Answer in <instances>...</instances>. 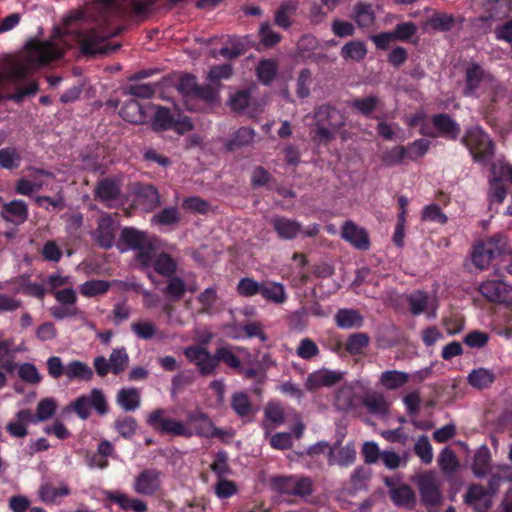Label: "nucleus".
Returning a JSON list of instances; mask_svg holds the SVG:
<instances>
[{
	"label": "nucleus",
	"instance_id": "60",
	"mask_svg": "<svg viewBox=\"0 0 512 512\" xmlns=\"http://www.w3.org/2000/svg\"><path fill=\"white\" fill-rule=\"evenodd\" d=\"M18 375L23 381L31 384H38L42 379L37 367L31 363L21 364L18 367Z\"/></svg>",
	"mask_w": 512,
	"mask_h": 512
},
{
	"label": "nucleus",
	"instance_id": "27",
	"mask_svg": "<svg viewBox=\"0 0 512 512\" xmlns=\"http://www.w3.org/2000/svg\"><path fill=\"white\" fill-rule=\"evenodd\" d=\"M94 372L92 368L80 360H73L66 364L65 376L68 381H91Z\"/></svg>",
	"mask_w": 512,
	"mask_h": 512
},
{
	"label": "nucleus",
	"instance_id": "35",
	"mask_svg": "<svg viewBox=\"0 0 512 512\" xmlns=\"http://www.w3.org/2000/svg\"><path fill=\"white\" fill-rule=\"evenodd\" d=\"M272 224L277 234L282 239H293L301 232V225L292 219L274 218Z\"/></svg>",
	"mask_w": 512,
	"mask_h": 512
},
{
	"label": "nucleus",
	"instance_id": "50",
	"mask_svg": "<svg viewBox=\"0 0 512 512\" xmlns=\"http://www.w3.org/2000/svg\"><path fill=\"white\" fill-rule=\"evenodd\" d=\"M255 137L253 129L248 127H242L236 131L231 140L228 143V149L233 150L239 147H243L252 143Z\"/></svg>",
	"mask_w": 512,
	"mask_h": 512
},
{
	"label": "nucleus",
	"instance_id": "3",
	"mask_svg": "<svg viewBox=\"0 0 512 512\" xmlns=\"http://www.w3.org/2000/svg\"><path fill=\"white\" fill-rule=\"evenodd\" d=\"M121 241L129 249L136 250V261L142 268H147L152 261L153 245L147 235L134 228H124L121 233Z\"/></svg>",
	"mask_w": 512,
	"mask_h": 512
},
{
	"label": "nucleus",
	"instance_id": "45",
	"mask_svg": "<svg viewBox=\"0 0 512 512\" xmlns=\"http://www.w3.org/2000/svg\"><path fill=\"white\" fill-rule=\"evenodd\" d=\"M354 20L359 27H369L375 21V14L370 4L358 3L354 7Z\"/></svg>",
	"mask_w": 512,
	"mask_h": 512
},
{
	"label": "nucleus",
	"instance_id": "7",
	"mask_svg": "<svg viewBox=\"0 0 512 512\" xmlns=\"http://www.w3.org/2000/svg\"><path fill=\"white\" fill-rule=\"evenodd\" d=\"M147 8V4L135 0H96V9L105 20L121 15L129 9L140 14L147 11Z\"/></svg>",
	"mask_w": 512,
	"mask_h": 512
},
{
	"label": "nucleus",
	"instance_id": "63",
	"mask_svg": "<svg viewBox=\"0 0 512 512\" xmlns=\"http://www.w3.org/2000/svg\"><path fill=\"white\" fill-rule=\"evenodd\" d=\"M369 338L364 333L352 334L346 342V349L351 354H359L368 345Z\"/></svg>",
	"mask_w": 512,
	"mask_h": 512
},
{
	"label": "nucleus",
	"instance_id": "36",
	"mask_svg": "<svg viewBox=\"0 0 512 512\" xmlns=\"http://www.w3.org/2000/svg\"><path fill=\"white\" fill-rule=\"evenodd\" d=\"M434 126L441 135L456 139L460 133L459 125L446 114H439L433 117Z\"/></svg>",
	"mask_w": 512,
	"mask_h": 512
},
{
	"label": "nucleus",
	"instance_id": "61",
	"mask_svg": "<svg viewBox=\"0 0 512 512\" xmlns=\"http://www.w3.org/2000/svg\"><path fill=\"white\" fill-rule=\"evenodd\" d=\"M90 407L94 408L100 415H105L108 412V405L103 392L98 388H93L87 395Z\"/></svg>",
	"mask_w": 512,
	"mask_h": 512
},
{
	"label": "nucleus",
	"instance_id": "15",
	"mask_svg": "<svg viewBox=\"0 0 512 512\" xmlns=\"http://www.w3.org/2000/svg\"><path fill=\"white\" fill-rule=\"evenodd\" d=\"M356 455L357 453L353 442H348L345 445L335 444L329 450V464L349 467L355 462Z\"/></svg>",
	"mask_w": 512,
	"mask_h": 512
},
{
	"label": "nucleus",
	"instance_id": "6",
	"mask_svg": "<svg viewBox=\"0 0 512 512\" xmlns=\"http://www.w3.org/2000/svg\"><path fill=\"white\" fill-rule=\"evenodd\" d=\"M489 302L502 304L512 309V286L501 279H487L478 288Z\"/></svg>",
	"mask_w": 512,
	"mask_h": 512
},
{
	"label": "nucleus",
	"instance_id": "58",
	"mask_svg": "<svg viewBox=\"0 0 512 512\" xmlns=\"http://www.w3.org/2000/svg\"><path fill=\"white\" fill-rule=\"evenodd\" d=\"M438 463L440 468L446 473H453L459 465L455 453L449 448H444L441 451Z\"/></svg>",
	"mask_w": 512,
	"mask_h": 512
},
{
	"label": "nucleus",
	"instance_id": "20",
	"mask_svg": "<svg viewBox=\"0 0 512 512\" xmlns=\"http://www.w3.org/2000/svg\"><path fill=\"white\" fill-rule=\"evenodd\" d=\"M410 311L413 315H419L427 312L430 316H435L436 306L429 296L423 291H415L408 296Z\"/></svg>",
	"mask_w": 512,
	"mask_h": 512
},
{
	"label": "nucleus",
	"instance_id": "33",
	"mask_svg": "<svg viewBox=\"0 0 512 512\" xmlns=\"http://www.w3.org/2000/svg\"><path fill=\"white\" fill-rule=\"evenodd\" d=\"M116 401L124 411H135L140 407V392L136 388H122L117 393Z\"/></svg>",
	"mask_w": 512,
	"mask_h": 512
},
{
	"label": "nucleus",
	"instance_id": "39",
	"mask_svg": "<svg viewBox=\"0 0 512 512\" xmlns=\"http://www.w3.org/2000/svg\"><path fill=\"white\" fill-rule=\"evenodd\" d=\"M491 455L487 446H481L474 455L472 470L477 477L484 476L490 469Z\"/></svg>",
	"mask_w": 512,
	"mask_h": 512
},
{
	"label": "nucleus",
	"instance_id": "24",
	"mask_svg": "<svg viewBox=\"0 0 512 512\" xmlns=\"http://www.w3.org/2000/svg\"><path fill=\"white\" fill-rule=\"evenodd\" d=\"M357 395L354 384H347L338 389L334 405L339 411H350L356 407Z\"/></svg>",
	"mask_w": 512,
	"mask_h": 512
},
{
	"label": "nucleus",
	"instance_id": "29",
	"mask_svg": "<svg viewBox=\"0 0 512 512\" xmlns=\"http://www.w3.org/2000/svg\"><path fill=\"white\" fill-rule=\"evenodd\" d=\"M177 88L181 94L187 97L203 98L205 100L212 99L211 94H206L196 82V78L192 75H185L180 78Z\"/></svg>",
	"mask_w": 512,
	"mask_h": 512
},
{
	"label": "nucleus",
	"instance_id": "16",
	"mask_svg": "<svg viewBox=\"0 0 512 512\" xmlns=\"http://www.w3.org/2000/svg\"><path fill=\"white\" fill-rule=\"evenodd\" d=\"M342 238L360 250L369 248L370 242L367 232L351 221L344 223L341 232Z\"/></svg>",
	"mask_w": 512,
	"mask_h": 512
},
{
	"label": "nucleus",
	"instance_id": "52",
	"mask_svg": "<svg viewBox=\"0 0 512 512\" xmlns=\"http://www.w3.org/2000/svg\"><path fill=\"white\" fill-rule=\"evenodd\" d=\"M231 406L235 413L240 417H245L252 413V405L249 397L243 392L235 393L232 396Z\"/></svg>",
	"mask_w": 512,
	"mask_h": 512
},
{
	"label": "nucleus",
	"instance_id": "13",
	"mask_svg": "<svg viewBox=\"0 0 512 512\" xmlns=\"http://www.w3.org/2000/svg\"><path fill=\"white\" fill-rule=\"evenodd\" d=\"M160 486V472L155 469H145L135 477L132 488L137 494L151 496L159 490Z\"/></svg>",
	"mask_w": 512,
	"mask_h": 512
},
{
	"label": "nucleus",
	"instance_id": "47",
	"mask_svg": "<svg viewBox=\"0 0 512 512\" xmlns=\"http://www.w3.org/2000/svg\"><path fill=\"white\" fill-rule=\"evenodd\" d=\"M110 286L106 280H90L80 286V292L85 297H96L105 294Z\"/></svg>",
	"mask_w": 512,
	"mask_h": 512
},
{
	"label": "nucleus",
	"instance_id": "9",
	"mask_svg": "<svg viewBox=\"0 0 512 512\" xmlns=\"http://www.w3.org/2000/svg\"><path fill=\"white\" fill-rule=\"evenodd\" d=\"M184 355L188 361L194 364L203 375L214 373L217 367V359L207 349L200 345H191L184 349Z\"/></svg>",
	"mask_w": 512,
	"mask_h": 512
},
{
	"label": "nucleus",
	"instance_id": "18",
	"mask_svg": "<svg viewBox=\"0 0 512 512\" xmlns=\"http://www.w3.org/2000/svg\"><path fill=\"white\" fill-rule=\"evenodd\" d=\"M484 487L480 485H472L469 487L464 501L466 504L473 507L476 511L485 510L491 507V496Z\"/></svg>",
	"mask_w": 512,
	"mask_h": 512
},
{
	"label": "nucleus",
	"instance_id": "28",
	"mask_svg": "<svg viewBox=\"0 0 512 512\" xmlns=\"http://www.w3.org/2000/svg\"><path fill=\"white\" fill-rule=\"evenodd\" d=\"M260 294L265 300L278 305L285 303L287 300L286 289L279 282H262Z\"/></svg>",
	"mask_w": 512,
	"mask_h": 512
},
{
	"label": "nucleus",
	"instance_id": "37",
	"mask_svg": "<svg viewBox=\"0 0 512 512\" xmlns=\"http://www.w3.org/2000/svg\"><path fill=\"white\" fill-rule=\"evenodd\" d=\"M119 193L120 188L118 183L111 179H103L98 183L96 188L97 197L108 205L111 201L118 198Z\"/></svg>",
	"mask_w": 512,
	"mask_h": 512
},
{
	"label": "nucleus",
	"instance_id": "4",
	"mask_svg": "<svg viewBox=\"0 0 512 512\" xmlns=\"http://www.w3.org/2000/svg\"><path fill=\"white\" fill-rule=\"evenodd\" d=\"M466 87L465 96L475 95L478 91H494L498 82L489 72L485 71L479 64L471 63L465 71Z\"/></svg>",
	"mask_w": 512,
	"mask_h": 512
},
{
	"label": "nucleus",
	"instance_id": "19",
	"mask_svg": "<svg viewBox=\"0 0 512 512\" xmlns=\"http://www.w3.org/2000/svg\"><path fill=\"white\" fill-rule=\"evenodd\" d=\"M314 117L315 121H319L337 131L345 125L344 115L338 109L329 105L319 107Z\"/></svg>",
	"mask_w": 512,
	"mask_h": 512
},
{
	"label": "nucleus",
	"instance_id": "8",
	"mask_svg": "<svg viewBox=\"0 0 512 512\" xmlns=\"http://www.w3.org/2000/svg\"><path fill=\"white\" fill-rule=\"evenodd\" d=\"M273 484L279 492L287 495L306 497L312 493V480L308 477H279Z\"/></svg>",
	"mask_w": 512,
	"mask_h": 512
},
{
	"label": "nucleus",
	"instance_id": "34",
	"mask_svg": "<svg viewBox=\"0 0 512 512\" xmlns=\"http://www.w3.org/2000/svg\"><path fill=\"white\" fill-rule=\"evenodd\" d=\"M507 196V189L502 181L496 178L489 179V187L487 199L489 202V209L498 212V207L503 203Z\"/></svg>",
	"mask_w": 512,
	"mask_h": 512
},
{
	"label": "nucleus",
	"instance_id": "53",
	"mask_svg": "<svg viewBox=\"0 0 512 512\" xmlns=\"http://www.w3.org/2000/svg\"><path fill=\"white\" fill-rule=\"evenodd\" d=\"M158 328L151 320L134 322L131 324V331L140 339L148 340L156 335Z\"/></svg>",
	"mask_w": 512,
	"mask_h": 512
},
{
	"label": "nucleus",
	"instance_id": "48",
	"mask_svg": "<svg viewBox=\"0 0 512 512\" xmlns=\"http://www.w3.org/2000/svg\"><path fill=\"white\" fill-rule=\"evenodd\" d=\"M174 118V115L169 109L158 107L152 121V127L155 131L171 129Z\"/></svg>",
	"mask_w": 512,
	"mask_h": 512
},
{
	"label": "nucleus",
	"instance_id": "49",
	"mask_svg": "<svg viewBox=\"0 0 512 512\" xmlns=\"http://www.w3.org/2000/svg\"><path fill=\"white\" fill-rule=\"evenodd\" d=\"M349 105L361 114L368 116L380 105V99L377 96L370 95L364 98H357L349 101Z\"/></svg>",
	"mask_w": 512,
	"mask_h": 512
},
{
	"label": "nucleus",
	"instance_id": "51",
	"mask_svg": "<svg viewBox=\"0 0 512 512\" xmlns=\"http://www.w3.org/2000/svg\"><path fill=\"white\" fill-rule=\"evenodd\" d=\"M414 452L424 464H430L433 460V448L427 436H420L415 445Z\"/></svg>",
	"mask_w": 512,
	"mask_h": 512
},
{
	"label": "nucleus",
	"instance_id": "21",
	"mask_svg": "<svg viewBox=\"0 0 512 512\" xmlns=\"http://www.w3.org/2000/svg\"><path fill=\"white\" fill-rule=\"evenodd\" d=\"M1 215L6 221L19 225L28 217V208L24 201L13 200L3 205Z\"/></svg>",
	"mask_w": 512,
	"mask_h": 512
},
{
	"label": "nucleus",
	"instance_id": "43",
	"mask_svg": "<svg viewBox=\"0 0 512 512\" xmlns=\"http://www.w3.org/2000/svg\"><path fill=\"white\" fill-rule=\"evenodd\" d=\"M367 54L366 46L361 41H350L341 49V56L345 60L361 61Z\"/></svg>",
	"mask_w": 512,
	"mask_h": 512
},
{
	"label": "nucleus",
	"instance_id": "42",
	"mask_svg": "<svg viewBox=\"0 0 512 512\" xmlns=\"http://www.w3.org/2000/svg\"><path fill=\"white\" fill-rule=\"evenodd\" d=\"M495 380L494 373L486 368L472 370L468 375L469 384L477 389H483L491 385Z\"/></svg>",
	"mask_w": 512,
	"mask_h": 512
},
{
	"label": "nucleus",
	"instance_id": "30",
	"mask_svg": "<svg viewBox=\"0 0 512 512\" xmlns=\"http://www.w3.org/2000/svg\"><path fill=\"white\" fill-rule=\"evenodd\" d=\"M409 381V374L399 370H387L379 376V384L388 389L396 390Z\"/></svg>",
	"mask_w": 512,
	"mask_h": 512
},
{
	"label": "nucleus",
	"instance_id": "31",
	"mask_svg": "<svg viewBox=\"0 0 512 512\" xmlns=\"http://www.w3.org/2000/svg\"><path fill=\"white\" fill-rule=\"evenodd\" d=\"M30 422H35L32 413L29 410L19 411L15 419L7 424V431L14 437H24Z\"/></svg>",
	"mask_w": 512,
	"mask_h": 512
},
{
	"label": "nucleus",
	"instance_id": "25",
	"mask_svg": "<svg viewBox=\"0 0 512 512\" xmlns=\"http://www.w3.org/2000/svg\"><path fill=\"white\" fill-rule=\"evenodd\" d=\"M266 422L263 423L265 429V436L268 437L270 430L284 424L285 413L283 407L276 402L267 404L264 410Z\"/></svg>",
	"mask_w": 512,
	"mask_h": 512
},
{
	"label": "nucleus",
	"instance_id": "23",
	"mask_svg": "<svg viewBox=\"0 0 512 512\" xmlns=\"http://www.w3.org/2000/svg\"><path fill=\"white\" fill-rule=\"evenodd\" d=\"M106 498L115 502L124 511L132 510L134 512H146L147 504L138 498H131L127 494L109 491Z\"/></svg>",
	"mask_w": 512,
	"mask_h": 512
},
{
	"label": "nucleus",
	"instance_id": "57",
	"mask_svg": "<svg viewBox=\"0 0 512 512\" xmlns=\"http://www.w3.org/2000/svg\"><path fill=\"white\" fill-rule=\"evenodd\" d=\"M262 282H257L256 280L244 277L240 279L237 284V292L244 297H252L257 294H260Z\"/></svg>",
	"mask_w": 512,
	"mask_h": 512
},
{
	"label": "nucleus",
	"instance_id": "41",
	"mask_svg": "<svg viewBox=\"0 0 512 512\" xmlns=\"http://www.w3.org/2000/svg\"><path fill=\"white\" fill-rule=\"evenodd\" d=\"M390 496L393 503L397 506L411 508L416 502L414 491L406 484L399 485L396 489H393Z\"/></svg>",
	"mask_w": 512,
	"mask_h": 512
},
{
	"label": "nucleus",
	"instance_id": "62",
	"mask_svg": "<svg viewBox=\"0 0 512 512\" xmlns=\"http://www.w3.org/2000/svg\"><path fill=\"white\" fill-rule=\"evenodd\" d=\"M408 151L404 146H395L390 150L386 151L382 159L387 165H396L402 163L404 160L408 159L407 155Z\"/></svg>",
	"mask_w": 512,
	"mask_h": 512
},
{
	"label": "nucleus",
	"instance_id": "54",
	"mask_svg": "<svg viewBox=\"0 0 512 512\" xmlns=\"http://www.w3.org/2000/svg\"><path fill=\"white\" fill-rule=\"evenodd\" d=\"M277 73V63L275 60H262L257 67L259 80L264 84H269Z\"/></svg>",
	"mask_w": 512,
	"mask_h": 512
},
{
	"label": "nucleus",
	"instance_id": "56",
	"mask_svg": "<svg viewBox=\"0 0 512 512\" xmlns=\"http://www.w3.org/2000/svg\"><path fill=\"white\" fill-rule=\"evenodd\" d=\"M21 157L15 148L0 150V166L5 169H15L20 165Z\"/></svg>",
	"mask_w": 512,
	"mask_h": 512
},
{
	"label": "nucleus",
	"instance_id": "10",
	"mask_svg": "<svg viewBox=\"0 0 512 512\" xmlns=\"http://www.w3.org/2000/svg\"><path fill=\"white\" fill-rule=\"evenodd\" d=\"M29 170L31 171V178L22 177L15 184V192L19 195L30 196L43 189L44 186H47L53 178L52 174L47 171L39 169Z\"/></svg>",
	"mask_w": 512,
	"mask_h": 512
},
{
	"label": "nucleus",
	"instance_id": "26",
	"mask_svg": "<svg viewBox=\"0 0 512 512\" xmlns=\"http://www.w3.org/2000/svg\"><path fill=\"white\" fill-rule=\"evenodd\" d=\"M168 278L169 280L163 292L171 301L180 300L186 291L193 293L197 290V285L195 283L187 286L185 281L180 277L171 276Z\"/></svg>",
	"mask_w": 512,
	"mask_h": 512
},
{
	"label": "nucleus",
	"instance_id": "1",
	"mask_svg": "<svg viewBox=\"0 0 512 512\" xmlns=\"http://www.w3.org/2000/svg\"><path fill=\"white\" fill-rule=\"evenodd\" d=\"M146 423L156 432L163 435L185 438H190L193 435L208 438L220 435L211 419L200 410L189 412L186 420L180 421L168 417L165 409L158 408L147 415Z\"/></svg>",
	"mask_w": 512,
	"mask_h": 512
},
{
	"label": "nucleus",
	"instance_id": "22",
	"mask_svg": "<svg viewBox=\"0 0 512 512\" xmlns=\"http://www.w3.org/2000/svg\"><path fill=\"white\" fill-rule=\"evenodd\" d=\"M153 266L154 270L163 277H171L177 269L176 261L166 253H156L152 247V261L149 267Z\"/></svg>",
	"mask_w": 512,
	"mask_h": 512
},
{
	"label": "nucleus",
	"instance_id": "11",
	"mask_svg": "<svg viewBox=\"0 0 512 512\" xmlns=\"http://www.w3.org/2000/svg\"><path fill=\"white\" fill-rule=\"evenodd\" d=\"M417 484L422 501L426 505L436 506L441 503L440 483L434 474L425 473L418 476Z\"/></svg>",
	"mask_w": 512,
	"mask_h": 512
},
{
	"label": "nucleus",
	"instance_id": "17",
	"mask_svg": "<svg viewBox=\"0 0 512 512\" xmlns=\"http://www.w3.org/2000/svg\"><path fill=\"white\" fill-rule=\"evenodd\" d=\"M117 223L115 220L107 215L100 218L98 228L95 231V239L103 248H111L115 242V231Z\"/></svg>",
	"mask_w": 512,
	"mask_h": 512
},
{
	"label": "nucleus",
	"instance_id": "59",
	"mask_svg": "<svg viewBox=\"0 0 512 512\" xmlns=\"http://www.w3.org/2000/svg\"><path fill=\"white\" fill-rule=\"evenodd\" d=\"M179 221V212L176 207H168L154 215L152 222L159 225H173Z\"/></svg>",
	"mask_w": 512,
	"mask_h": 512
},
{
	"label": "nucleus",
	"instance_id": "12",
	"mask_svg": "<svg viewBox=\"0 0 512 512\" xmlns=\"http://www.w3.org/2000/svg\"><path fill=\"white\" fill-rule=\"evenodd\" d=\"M343 373L327 368H321L308 374L305 380V388L308 391H316L321 388L331 387L342 380Z\"/></svg>",
	"mask_w": 512,
	"mask_h": 512
},
{
	"label": "nucleus",
	"instance_id": "5",
	"mask_svg": "<svg viewBox=\"0 0 512 512\" xmlns=\"http://www.w3.org/2000/svg\"><path fill=\"white\" fill-rule=\"evenodd\" d=\"M462 142L469 149L475 161H483L494 152L491 139L479 126L468 129Z\"/></svg>",
	"mask_w": 512,
	"mask_h": 512
},
{
	"label": "nucleus",
	"instance_id": "2",
	"mask_svg": "<svg viewBox=\"0 0 512 512\" xmlns=\"http://www.w3.org/2000/svg\"><path fill=\"white\" fill-rule=\"evenodd\" d=\"M511 253L512 248L508 239L498 234L476 244L471 258L473 264L478 269L485 270L493 260L510 255Z\"/></svg>",
	"mask_w": 512,
	"mask_h": 512
},
{
	"label": "nucleus",
	"instance_id": "14",
	"mask_svg": "<svg viewBox=\"0 0 512 512\" xmlns=\"http://www.w3.org/2000/svg\"><path fill=\"white\" fill-rule=\"evenodd\" d=\"M485 21H498L512 13L511 0H485L482 4Z\"/></svg>",
	"mask_w": 512,
	"mask_h": 512
},
{
	"label": "nucleus",
	"instance_id": "46",
	"mask_svg": "<svg viewBox=\"0 0 512 512\" xmlns=\"http://www.w3.org/2000/svg\"><path fill=\"white\" fill-rule=\"evenodd\" d=\"M409 454L403 453L402 455L393 450L382 451L381 461L383 465L390 470H396L405 467L408 463Z\"/></svg>",
	"mask_w": 512,
	"mask_h": 512
},
{
	"label": "nucleus",
	"instance_id": "32",
	"mask_svg": "<svg viewBox=\"0 0 512 512\" xmlns=\"http://www.w3.org/2000/svg\"><path fill=\"white\" fill-rule=\"evenodd\" d=\"M120 116L127 122L141 124L146 120V111L136 100H129L121 107Z\"/></svg>",
	"mask_w": 512,
	"mask_h": 512
},
{
	"label": "nucleus",
	"instance_id": "38",
	"mask_svg": "<svg viewBox=\"0 0 512 512\" xmlns=\"http://www.w3.org/2000/svg\"><path fill=\"white\" fill-rule=\"evenodd\" d=\"M338 327L351 329L362 325V317L358 311L353 309H340L335 315Z\"/></svg>",
	"mask_w": 512,
	"mask_h": 512
},
{
	"label": "nucleus",
	"instance_id": "55",
	"mask_svg": "<svg viewBox=\"0 0 512 512\" xmlns=\"http://www.w3.org/2000/svg\"><path fill=\"white\" fill-rule=\"evenodd\" d=\"M364 405L375 414H385L388 411V403L383 395L372 393L364 399Z\"/></svg>",
	"mask_w": 512,
	"mask_h": 512
},
{
	"label": "nucleus",
	"instance_id": "40",
	"mask_svg": "<svg viewBox=\"0 0 512 512\" xmlns=\"http://www.w3.org/2000/svg\"><path fill=\"white\" fill-rule=\"evenodd\" d=\"M69 494V488L66 485L54 487L51 484L43 483L38 491L39 498L45 503H56L59 498Z\"/></svg>",
	"mask_w": 512,
	"mask_h": 512
},
{
	"label": "nucleus",
	"instance_id": "64",
	"mask_svg": "<svg viewBox=\"0 0 512 512\" xmlns=\"http://www.w3.org/2000/svg\"><path fill=\"white\" fill-rule=\"evenodd\" d=\"M491 178L502 179L512 182V165L504 160H498L492 164Z\"/></svg>",
	"mask_w": 512,
	"mask_h": 512
},
{
	"label": "nucleus",
	"instance_id": "44",
	"mask_svg": "<svg viewBox=\"0 0 512 512\" xmlns=\"http://www.w3.org/2000/svg\"><path fill=\"white\" fill-rule=\"evenodd\" d=\"M111 372L118 375L126 370L129 364V356L124 347L114 349L109 356Z\"/></svg>",
	"mask_w": 512,
	"mask_h": 512
}]
</instances>
